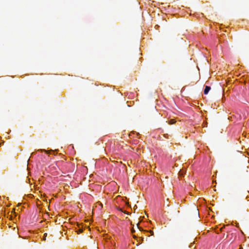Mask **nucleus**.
Returning <instances> with one entry per match:
<instances>
[{
	"instance_id": "423d86ee",
	"label": "nucleus",
	"mask_w": 249,
	"mask_h": 249,
	"mask_svg": "<svg viewBox=\"0 0 249 249\" xmlns=\"http://www.w3.org/2000/svg\"><path fill=\"white\" fill-rule=\"evenodd\" d=\"M43 151H44L45 152H47V151L45 150H43Z\"/></svg>"
},
{
	"instance_id": "7ed1b4c3",
	"label": "nucleus",
	"mask_w": 249,
	"mask_h": 249,
	"mask_svg": "<svg viewBox=\"0 0 249 249\" xmlns=\"http://www.w3.org/2000/svg\"><path fill=\"white\" fill-rule=\"evenodd\" d=\"M98 206H100L101 209L103 208V205L100 202H98L96 203V207H97Z\"/></svg>"
},
{
	"instance_id": "20e7f679",
	"label": "nucleus",
	"mask_w": 249,
	"mask_h": 249,
	"mask_svg": "<svg viewBox=\"0 0 249 249\" xmlns=\"http://www.w3.org/2000/svg\"><path fill=\"white\" fill-rule=\"evenodd\" d=\"M144 232H145L146 233H150L151 234V235H153L154 234V232L152 231L151 230H150L149 231H144Z\"/></svg>"
},
{
	"instance_id": "39448f33",
	"label": "nucleus",
	"mask_w": 249,
	"mask_h": 249,
	"mask_svg": "<svg viewBox=\"0 0 249 249\" xmlns=\"http://www.w3.org/2000/svg\"><path fill=\"white\" fill-rule=\"evenodd\" d=\"M138 228L139 229L140 231H143L141 227H139L138 225Z\"/></svg>"
},
{
	"instance_id": "f03ea898",
	"label": "nucleus",
	"mask_w": 249,
	"mask_h": 249,
	"mask_svg": "<svg viewBox=\"0 0 249 249\" xmlns=\"http://www.w3.org/2000/svg\"><path fill=\"white\" fill-rule=\"evenodd\" d=\"M176 122V120L175 119H171L169 121L168 124H175Z\"/></svg>"
},
{
	"instance_id": "f257e3e1",
	"label": "nucleus",
	"mask_w": 249,
	"mask_h": 249,
	"mask_svg": "<svg viewBox=\"0 0 249 249\" xmlns=\"http://www.w3.org/2000/svg\"><path fill=\"white\" fill-rule=\"evenodd\" d=\"M211 89V88L209 86H206L204 90V93L205 94H208L210 90Z\"/></svg>"
}]
</instances>
